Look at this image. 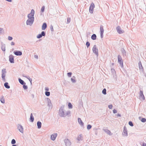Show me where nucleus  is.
Instances as JSON below:
<instances>
[{"mask_svg": "<svg viewBox=\"0 0 146 146\" xmlns=\"http://www.w3.org/2000/svg\"><path fill=\"white\" fill-rule=\"evenodd\" d=\"M16 143L15 140L14 139H13L11 141V143L12 144H15Z\"/></svg>", "mask_w": 146, "mask_h": 146, "instance_id": "cd10ccee", "label": "nucleus"}, {"mask_svg": "<svg viewBox=\"0 0 146 146\" xmlns=\"http://www.w3.org/2000/svg\"><path fill=\"white\" fill-rule=\"evenodd\" d=\"M113 112L114 113H117V111L115 109H114L113 110Z\"/></svg>", "mask_w": 146, "mask_h": 146, "instance_id": "ea45409f", "label": "nucleus"}, {"mask_svg": "<svg viewBox=\"0 0 146 146\" xmlns=\"http://www.w3.org/2000/svg\"><path fill=\"white\" fill-rule=\"evenodd\" d=\"M142 146H146V144L145 143H143Z\"/></svg>", "mask_w": 146, "mask_h": 146, "instance_id": "a18cd8bd", "label": "nucleus"}, {"mask_svg": "<svg viewBox=\"0 0 146 146\" xmlns=\"http://www.w3.org/2000/svg\"><path fill=\"white\" fill-rule=\"evenodd\" d=\"M86 45L87 47L88 48L89 47L90 45V43L88 42H87L86 43Z\"/></svg>", "mask_w": 146, "mask_h": 146, "instance_id": "c756f323", "label": "nucleus"}, {"mask_svg": "<svg viewBox=\"0 0 146 146\" xmlns=\"http://www.w3.org/2000/svg\"><path fill=\"white\" fill-rule=\"evenodd\" d=\"M129 124L131 126H133V123L131 121H129Z\"/></svg>", "mask_w": 146, "mask_h": 146, "instance_id": "c85d7f7f", "label": "nucleus"}, {"mask_svg": "<svg viewBox=\"0 0 146 146\" xmlns=\"http://www.w3.org/2000/svg\"><path fill=\"white\" fill-rule=\"evenodd\" d=\"M36 57H38V56H36Z\"/></svg>", "mask_w": 146, "mask_h": 146, "instance_id": "603ef678", "label": "nucleus"}, {"mask_svg": "<svg viewBox=\"0 0 146 146\" xmlns=\"http://www.w3.org/2000/svg\"><path fill=\"white\" fill-rule=\"evenodd\" d=\"M2 50H3V51H5V47H4V46H2Z\"/></svg>", "mask_w": 146, "mask_h": 146, "instance_id": "4c0bfd02", "label": "nucleus"}, {"mask_svg": "<svg viewBox=\"0 0 146 146\" xmlns=\"http://www.w3.org/2000/svg\"><path fill=\"white\" fill-rule=\"evenodd\" d=\"M23 87L25 89H26L27 88V86H26L24 85Z\"/></svg>", "mask_w": 146, "mask_h": 146, "instance_id": "37998d69", "label": "nucleus"}, {"mask_svg": "<svg viewBox=\"0 0 146 146\" xmlns=\"http://www.w3.org/2000/svg\"><path fill=\"white\" fill-rule=\"evenodd\" d=\"M5 71H4V73H3L2 75V78H3V80L4 81H5Z\"/></svg>", "mask_w": 146, "mask_h": 146, "instance_id": "dca6fc26", "label": "nucleus"}, {"mask_svg": "<svg viewBox=\"0 0 146 146\" xmlns=\"http://www.w3.org/2000/svg\"><path fill=\"white\" fill-rule=\"evenodd\" d=\"M45 95L46 96H49L50 95V92H45Z\"/></svg>", "mask_w": 146, "mask_h": 146, "instance_id": "393cba45", "label": "nucleus"}, {"mask_svg": "<svg viewBox=\"0 0 146 146\" xmlns=\"http://www.w3.org/2000/svg\"><path fill=\"white\" fill-rule=\"evenodd\" d=\"M7 1H9V2H11V0H6Z\"/></svg>", "mask_w": 146, "mask_h": 146, "instance_id": "de8ad7c7", "label": "nucleus"}, {"mask_svg": "<svg viewBox=\"0 0 146 146\" xmlns=\"http://www.w3.org/2000/svg\"><path fill=\"white\" fill-rule=\"evenodd\" d=\"M45 90L47 91H48V90H49L48 88V87H46L45 88Z\"/></svg>", "mask_w": 146, "mask_h": 146, "instance_id": "a19ab883", "label": "nucleus"}, {"mask_svg": "<svg viewBox=\"0 0 146 146\" xmlns=\"http://www.w3.org/2000/svg\"><path fill=\"white\" fill-rule=\"evenodd\" d=\"M14 54L16 55H21L22 54V53L21 52L18 51L14 52Z\"/></svg>", "mask_w": 146, "mask_h": 146, "instance_id": "9b49d317", "label": "nucleus"}, {"mask_svg": "<svg viewBox=\"0 0 146 146\" xmlns=\"http://www.w3.org/2000/svg\"><path fill=\"white\" fill-rule=\"evenodd\" d=\"M100 31L101 32V37H102L103 35L104 29L103 27L102 26L100 27Z\"/></svg>", "mask_w": 146, "mask_h": 146, "instance_id": "1a4fd4ad", "label": "nucleus"}, {"mask_svg": "<svg viewBox=\"0 0 146 146\" xmlns=\"http://www.w3.org/2000/svg\"><path fill=\"white\" fill-rule=\"evenodd\" d=\"M42 36L41 34H39L37 36V37L38 38H41L42 37Z\"/></svg>", "mask_w": 146, "mask_h": 146, "instance_id": "2f4dec72", "label": "nucleus"}, {"mask_svg": "<svg viewBox=\"0 0 146 146\" xmlns=\"http://www.w3.org/2000/svg\"><path fill=\"white\" fill-rule=\"evenodd\" d=\"M78 121L80 125H83L84 123L82 122L81 119L80 118H78Z\"/></svg>", "mask_w": 146, "mask_h": 146, "instance_id": "4468645a", "label": "nucleus"}, {"mask_svg": "<svg viewBox=\"0 0 146 146\" xmlns=\"http://www.w3.org/2000/svg\"><path fill=\"white\" fill-rule=\"evenodd\" d=\"M118 33L119 34H121L124 32V31L122 30L119 26H118L116 28Z\"/></svg>", "mask_w": 146, "mask_h": 146, "instance_id": "39448f33", "label": "nucleus"}, {"mask_svg": "<svg viewBox=\"0 0 146 146\" xmlns=\"http://www.w3.org/2000/svg\"><path fill=\"white\" fill-rule=\"evenodd\" d=\"M3 29L1 28H0V33H1V31H2Z\"/></svg>", "mask_w": 146, "mask_h": 146, "instance_id": "c03bdc74", "label": "nucleus"}, {"mask_svg": "<svg viewBox=\"0 0 146 146\" xmlns=\"http://www.w3.org/2000/svg\"><path fill=\"white\" fill-rule=\"evenodd\" d=\"M80 137H81V135H80Z\"/></svg>", "mask_w": 146, "mask_h": 146, "instance_id": "5fc2aeb1", "label": "nucleus"}, {"mask_svg": "<svg viewBox=\"0 0 146 146\" xmlns=\"http://www.w3.org/2000/svg\"><path fill=\"white\" fill-rule=\"evenodd\" d=\"M102 93L104 94H106V89L105 88H104L103 90H102Z\"/></svg>", "mask_w": 146, "mask_h": 146, "instance_id": "b1692460", "label": "nucleus"}, {"mask_svg": "<svg viewBox=\"0 0 146 146\" xmlns=\"http://www.w3.org/2000/svg\"><path fill=\"white\" fill-rule=\"evenodd\" d=\"M0 101L2 103L4 104L5 103V99L3 97H2L0 99Z\"/></svg>", "mask_w": 146, "mask_h": 146, "instance_id": "a211bd4d", "label": "nucleus"}, {"mask_svg": "<svg viewBox=\"0 0 146 146\" xmlns=\"http://www.w3.org/2000/svg\"><path fill=\"white\" fill-rule=\"evenodd\" d=\"M67 21L68 23H69L70 22V19L69 18H67Z\"/></svg>", "mask_w": 146, "mask_h": 146, "instance_id": "c9c22d12", "label": "nucleus"}, {"mask_svg": "<svg viewBox=\"0 0 146 146\" xmlns=\"http://www.w3.org/2000/svg\"><path fill=\"white\" fill-rule=\"evenodd\" d=\"M41 123L40 121H38L37 122V125L38 126V129H40L41 128Z\"/></svg>", "mask_w": 146, "mask_h": 146, "instance_id": "2eb2a0df", "label": "nucleus"}, {"mask_svg": "<svg viewBox=\"0 0 146 146\" xmlns=\"http://www.w3.org/2000/svg\"><path fill=\"white\" fill-rule=\"evenodd\" d=\"M35 13V11L33 9H32L31 10V12L30 14H29L28 16V18H34L33 17Z\"/></svg>", "mask_w": 146, "mask_h": 146, "instance_id": "f03ea898", "label": "nucleus"}, {"mask_svg": "<svg viewBox=\"0 0 146 146\" xmlns=\"http://www.w3.org/2000/svg\"><path fill=\"white\" fill-rule=\"evenodd\" d=\"M57 136V134L54 133L51 136V139L52 140H54Z\"/></svg>", "mask_w": 146, "mask_h": 146, "instance_id": "6e6552de", "label": "nucleus"}, {"mask_svg": "<svg viewBox=\"0 0 146 146\" xmlns=\"http://www.w3.org/2000/svg\"><path fill=\"white\" fill-rule=\"evenodd\" d=\"M11 45H14L15 44V43L14 42H12L11 43Z\"/></svg>", "mask_w": 146, "mask_h": 146, "instance_id": "79ce46f5", "label": "nucleus"}, {"mask_svg": "<svg viewBox=\"0 0 146 146\" xmlns=\"http://www.w3.org/2000/svg\"><path fill=\"white\" fill-rule=\"evenodd\" d=\"M123 134L124 135H127V131L125 129H124V130L123 131Z\"/></svg>", "mask_w": 146, "mask_h": 146, "instance_id": "4be33fe9", "label": "nucleus"}, {"mask_svg": "<svg viewBox=\"0 0 146 146\" xmlns=\"http://www.w3.org/2000/svg\"><path fill=\"white\" fill-rule=\"evenodd\" d=\"M140 98L141 100H144L145 98L143 95V92L141 91L140 92Z\"/></svg>", "mask_w": 146, "mask_h": 146, "instance_id": "0eeeda50", "label": "nucleus"}, {"mask_svg": "<svg viewBox=\"0 0 146 146\" xmlns=\"http://www.w3.org/2000/svg\"><path fill=\"white\" fill-rule=\"evenodd\" d=\"M71 80L73 82H75V80H74L72 78L71 79Z\"/></svg>", "mask_w": 146, "mask_h": 146, "instance_id": "49530a36", "label": "nucleus"}, {"mask_svg": "<svg viewBox=\"0 0 146 146\" xmlns=\"http://www.w3.org/2000/svg\"><path fill=\"white\" fill-rule=\"evenodd\" d=\"M92 50L93 52L95 53L96 54L98 55V50L97 48V47L96 45H95L93 47Z\"/></svg>", "mask_w": 146, "mask_h": 146, "instance_id": "7ed1b4c3", "label": "nucleus"}, {"mask_svg": "<svg viewBox=\"0 0 146 146\" xmlns=\"http://www.w3.org/2000/svg\"><path fill=\"white\" fill-rule=\"evenodd\" d=\"M12 146H17L15 145H12Z\"/></svg>", "mask_w": 146, "mask_h": 146, "instance_id": "8fccbe9b", "label": "nucleus"}, {"mask_svg": "<svg viewBox=\"0 0 146 146\" xmlns=\"http://www.w3.org/2000/svg\"><path fill=\"white\" fill-rule=\"evenodd\" d=\"M36 57H38V56H36Z\"/></svg>", "mask_w": 146, "mask_h": 146, "instance_id": "864d4df0", "label": "nucleus"}, {"mask_svg": "<svg viewBox=\"0 0 146 146\" xmlns=\"http://www.w3.org/2000/svg\"><path fill=\"white\" fill-rule=\"evenodd\" d=\"M96 35L95 34H93L91 36V38L93 40H96Z\"/></svg>", "mask_w": 146, "mask_h": 146, "instance_id": "f3484780", "label": "nucleus"}, {"mask_svg": "<svg viewBox=\"0 0 146 146\" xmlns=\"http://www.w3.org/2000/svg\"><path fill=\"white\" fill-rule=\"evenodd\" d=\"M141 121L142 122H145L146 121V119L145 118H142Z\"/></svg>", "mask_w": 146, "mask_h": 146, "instance_id": "a878e982", "label": "nucleus"}, {"mask_svg": "<svg viewBox=\"0 0 146 146\" xmlns=\"http://www.w3.org/2000/svg\"><path fill=\"white\" fill-rule=\"evenodd\" d=\"M118 62L121 65H123V62L121 57L119 55L118 56Z\"/></svg>", "mask_w": 146, "mask_h": 146, "instance_id": "423d86ee", "label": "nucleus"}, {"mask_svg": "<svg viewBox=\"0 0 146 146\" xmlns=\"http://www.w3.org/2000/svg\"><path fill=\"white\" fill-rule=\"evenodd\" d=\"M91 127L92 126L91 125L89 124L87 125V128L88 129H90L91 128Z\"/></svg>", "mask_w": 146, "mask_h": 146, "instance_id": "bb28decb", "label": "nucleus"}, {"mask_svg": "<svg viewBox=\"0 0 146 146\" xmlns=\"http://www.w3.org/2000/svg\"><path fill=\"white\" fill-rule=\"evenodd\" d=\"M4 86L7 88L8 89L10 88V86L8 85V83L7 82H6L5 83Z\"/></svg>", "mask_w": 146, "mask_h": 146, "instance_id": "6ab92c4d", "label": "nucleus"}, {"mask_svg": "<svg viewBox=\"0 0 146 146\" xmlns=\"http://www.w3.org/2000/svg\"><path fill=\"white\" fill-rule=\"evenodd\" d=\"M18 128L19 130L21 132L23 133V129L22 126L21 125H19L18 126Z\"/></svg>", "mask_w": 146, "mask_h": 146, "instance_id": "f8f14e48", "label": "nucleus"}, {"mask_svg": "<svg viewBox=\"0 0 146 146\" xmlns=\"http://www.w3.org/2000/svg\"><path fill=\"white\" fill-rule=\"evenodd\" d=\"M94 4L93 3H92L91 4L89 9V11L91 13H93V9L94 8Z\"/></svg>", "mask_w": 146, "mask_h": 146, "instance_id": "20e7f679", "label": "nucleus"}, {"mask_svg": "<svg viewBox=\"0 0 146 146\" xmlns=\"http://www.w3.org/2000/svg\"><path fill=\"white\" fill-rule=\"evenodd\" d=\"M68 106L69 108H72V106L70 103H69L68 104Z\"/></svg>", "mask_w": 146, "mask_h": 146, "instance_id": "5701e85b", "label": "nucleus"}, {"mask_svg": "<svg viewBox=\"0 0 146 146\" xmlns=\"http://www.w3.org/2000/svg\"><path fill=\"white\" fill-rule=\"evenodd\" d=\"M44 7H45L44 6H42V8L41 9V11L42 12H43L44 11Z\"/></svg>", "mask_w": 146, "mask_h": 146, "instance_id": "473e14b6", "label": "nucleus"}, {"mask_svg": "<svg viewBox=\"0 0 146 146\" xmlns=\"http://www.w3.org/2000/svg\"><path fill=\"white\" fill-rule=\"evenodd\" d=\"M9 60L11 63L14 62V58L12 55H10L9 56Z\"/></svg>", "mask_w": 146, "mask_h": 146, "instance_id": "9d476101", "label": "nucleus"}, {"mask_svg": "<svg viewBox=\"0 0 146 146\" xmlns=\"http://www.w3.org/2000/svg\"><path fill=\"white\" fill-rule=\"evenodd\" d=\"M34 117L32 113H31L30 117V119L31 122H33L34 121Z\"/></svg>", "mask_w": 146, "mask_h": 146, "instance_id": "aec40b11", "label": "nucleus"}, {"mask_svg": "<svg viewBox=\"0 0 146 146\" xmlns=\"http://www.w3.org/2000/svg\"><path fill=\"white\" fill-rule=\"evenodd\" d=\"M47 25L46 23H44L42 26V30H44L46 28Z\"/></svg>", "mask_w": 146, "mask_h": 146, "instance_id": "ddd939ff", "label": "nucleus"}, {"mask_svg": "<svg viewBox=\"0 0 146 146\" xmlns=\"http://www.w3.org/2000/svg\"><path fill=\"white\" fill-rule=\"evenodd\" d=\"M117 116H121V115L120 114H118Z\"/></svg>", "mask_w": 146, "mask_h": 146, "instance_id": "09e8293b", "label": "nucleus"}, {"mask_svg": "<svg viewBox=\"0 0 146 146\" xmlns=\"http://www.w3.org/2000/svg\"><path fill=\"white\" fill-rule=\"evenodd\" d=\"M139 64V66L140 68H142V66L141 65V62H140Z\"/></svg>", "mask_w": 146, "mask_h": 146, "instance_id": "7c9ffc66", "label": "nucleus"}, {"mask_svg": "<svg viewBox=\"0 0 146 146\" xmlns=\"http://www.w3.org/2000/svg\"><path fill=\"white\" fill-rule=\"evenodd\" d=\"M8 39L9 40H11L12 39V38L11 36H9L8 37Z\"/></svg>", "mask_w": 146, "mask_h": 146, "instance_id": "e433bc0d", "label": "nucleus"}, {"mask_svg": "<svg viewBox=\"0 0 146 146\" xmlns=\"http://www.w3.org/2000/svg\"><path fill=\"white\" fill-rule=\"evenodd\" d=\"M42 36H44L45 35V33L44 31H42L41 33V34Z\"/></svg>", "mask_w": 146, "mask_h": 146, "instance_id": "72a5a7b5", "label": "nucleus"}, {"mask_svg": "<svg viewBox=\"0 0 146 146\" xmlns=\"http://www.w3.org/2000/svg\"><path fill=\"white\" fill-rule=\"evenodd\" d=\"M108 131L110 133H111V132H110V131Z\"/></svg>", "mask_w": 146, "mask_h": 146, "instance_id": "3c124183", "label": "nucleus"}, {"mask_svg": "<svg viewBox=\"0 0 146 146\" xmlns=\"http://www.w3.org/2000/svg\"><path fill=\"white\" fill-rule=\"evenodd\" d=\"M108 107L110 109H111L112 107V106L111 105H110L108 106Z\"/></svg>", "mask_w": 146, "mask_h": 146, "instance_id": "58836bf2", "label": "nucleus"}, {"mask_svg": "<svg viewBox=\"0 0 146 146\" xmlns=\"http://www.w3.org/2000/svg\"><path fill=\"white\" fill-rule=\"evenodd\" d=\"M34 19V18H29V19L27 21V25H31L33 23Z\"/></svg>", "mask_w": 146, "mask_h": 146, "instance_id": "f257e3e1", "label": "nucleus"}, {"mask_svg": "<svg viewBox=\"0 0 146 146\" xmlns=\"http://www.w3.org/2000/svg\"><path fill=\"white\" fill-rule=\"evenodd\" d=\"M19 82L21 84L23 85L24 84V82L23 80L21 79H19Z\"/></svg>", "mask_w": 146, "mask_h": 146, "instance_id": "412c9836", "label": "nucleus"}, {"mask_svg": "<svg viewBox=\"0 0 146 146\" xmlns=\"http://www.w3.org/2000/svg\"><path fill=\"white\" fill-rule=\"evenodd\" d=\"M67 74L68 76L70 77L72 75V73L71 72H69Z\"/></svg>", "mask_w": 146, "mask_h": 146, "instance_id": "f704fd0d", "label": "nucleus"}]
</instances>
